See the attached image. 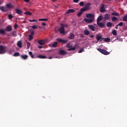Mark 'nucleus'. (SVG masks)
<instances>
[{"label": "nucleus", "instance_id": "1", "mask_svg": "<svg viewBox=\"0 0 127 127\" xmlns=\"http://www.w3.org/2000/svg\"><path fill=\"white\" fill-rule=\"evenodd\" d=\"M90 5H91V3H87L85 5L84 7L81 8L82 11H86L87 10H89L91 8L90 7Z\"/></svg>", "mask_w": 127, "mask_h": 127}, {"label": "nucleus", "instance_id": "2", "mask_svg": "<svg viewBox=\"0 0 127 127\" xmlns=\"http://www.w3.org/2000/svg\"><path fill=\"white\" fill-rule=\"evenodd\" d=\"M64 27H68V25L65 24V25H63L62 24L61 26V28H60L59 31L61 34H65V31L64 30Z\"/></svg>", "mask_w": 127, "mask_h": 127}, {"label": "nucleus", "instance_id": "3", "mask_svg": "<svg viewBox=\"0 0 127 127\" xmlns=\"http://www.w3.org/2000/svg\"><path fill=\"white\" fill-rule=\"evenodd\" d=\"M97 50L99 51L100 53H102V54H104V55H109V54H110V52L104 49H97Z\"/></svg>", "mask_w": 127, "mask_h": 127}, {"label": "nucleus", "instance_id": "4", "mask_svg": "<svg viewBox=\"0 0 127 127\" xmlns=\"http://www.w3.org/2000/svg\"><path fill=\"white\" fill-rule=\"evenodd\" d=\"M66 47L68 48L67 50L68 51H72L73 50H75L76 49V47H72V45H71L70 43H68L66 44Z\"/></svg>", "mask_w": 127, "mask_h": 127}, {"label": "nucleus", "instance_id": "5", "mask_svg": "<svg viewBox=\"0 0 127 127\" xmlns=\"http://www.w3.org/2000/svg\"><path fill=\"white\" fill-rule=\"evenodd\" d=\"M88 28L92 31H95L96 29H98V26H97L96 24H94V25H88Z\"/></svg>", "mask_w": 127, "mask_h": 127}, {"label": "nucleus", "instance_id": "6", "mask_svg": "<svg viewBox=\"0 0 127 127\" xmlns=\"http://www.w3.org/2000/svg\"><path fill=\"white\" fill-rule=\"evenodd\" d=\"M96 38L97 41H103V40H104V39L103 37H102V35H101V34H97L96 35Z\"/></svg>", "mask_w": 127, "mask_h": 127}, {"label": "nucleus", "instance_id": "7", "mask_svg": "<svg viewBox=\"0 0 127 127\" xmlns=\"http://www.w3.org/2000/svg\"><path fill=\"white\" fill-rule=\"evenodd\" d=\"M6 51L5 47L1 46H0V54H3L5 53Z\"/></svg>", "mask_w": 127, "mask_h": 127}, {"label": "nucleus", "instance_id": "8", "mask_svg": "<svg viewBox=\"0 0 127 127\" xmlns=\"http://www.w3.org/2000/svg\"><path fill=\"white\" fill-rule=\"evenodd\" d=\"M57 41H58L60 43H67V42H68V41L67 40H64L61 38L57 39Z\"/></svg>", "mask_w": 127, "mask_h": 127}, {"label": "nucleus", "instance_id": "9", "mask_svg": "<svg viewBox=\"0 0 127 127\" xmlns=\"http://www.w3.org/2000/svg\"><path fill=\"white\" fill-rule=\"evenodd\" d=\"M86 17L89 19H93V21H94V14H86Z\"/></svg>", "mask_w": 127, "mask_h": 127}, {"label": "nucleus", "instance_id": "10", "mask_svg": "<svg viewBox=\"0 0 127 127\" xmlns=\"http://www.w3.org/2000/svg\"><path fill=\"white\" fill-rule=\"evenodd\" d=\"M15 11L17 14H19V15H22V10L19 8H17L15 9Z\"/></svg>", "mask_w": 127, "mask_h": 127}, {"label": "nucleus", "instance_id": "11", "mask_svg": "<svg viewBox=\"0 0 127 127\" xmlns=\"http://www.w3.org/2000/svg\"><path fill=\"white\" fill-rule=\"evenodd\" d=\"M7 8L9 9H11L12 8H14V6L10 3L6 4Z\"/></svg>", "mask_w": 127, "mask_h": 127}, {"label": "nucleus", "instance_id": "12", "mask_svg": "<svg viewBox=\"0 0 127 127\" xmlns=\"http://www.w3.org/2000/svg\"><path fill=\"white\" fill-rule=\"evenodd\" d=\"M100 12H105L106 11V9H105V6L104 4H102L100 8Z\"/></svg>", "mask_w": 127, "mask_h": 127}, {"label": "nucleus", "instance_id": "13", "mask_svg": "<svg viewBox=\"0 0 127 127\" xmlns=\"http://www.w3.org/2000/svg\"><path fill=\"white\" fill-rule=\"evenodd\" d=\"M38 43L40 44V45H44L46 43V40H42L38 41Z\"/></svg>", "mask_w": 127, "mask_h": 127}, {"label": "nucleus", "instance_id": "14", "mask_svg": "<svg viewBox=\"0 0 127 127\" xmlns=\"http://www.w3.org/2000/svg\"><path fill=\"white\" fill-rule=\"evenodd\" d=\"M97 23L99 27H101V28H103V27H105V24L104 23L97 22Z\"/></svg>", "mask_w": 127, "mask_h": 127}, {"label": "nucleus", "instance_id": "15", "mask_svg": "<svg viewBox=\"0 0 127 127\" xmlns=\"http://www.w3.org/2000/svg\"><path fill=\"white\" fill-rule=\"evenodd\" d=\"M0 10H1L2 11H3L4 12H5L8 10L7 8H6L5 7H3V6L0 7Z\"/></svg>", "mask_w": 127, "mask_h": 127}, {"label": "nucleus", "instance_id": "16", "mask_svg": "<svg viewBox=\"0 0 127 127\" xmlns=\"http://www.w3.org/2000/svg\"><path fill=\"white\" fill-rule=\"evenodd\" d=\"M84 21L85 22H87V23H92L94 21H93V19H87V18H85L84 19Z\"/></svg>", "mask_w": 127, "mask_h": 127}, {"label": "nucleus", "instance_id": "17", "mask_svg": "<svg viewBox=\"0 0 127 127\" xmlns=\"http://www.w3.org/2000/svg\"><path fill=\"white\" fill-rule=\"evenodd\" d=\"M73 12H75V10L73 9H70L66 12L65 14H68L69 13H73Z\"/></svg>", "mask_w": 127, "mask_h": 127}, {"label": "nucleus", "instance_id": "18", "mask_svg": "<svg viewBox=\"0 0 127 127\" xmlns=\"http://www.w3.org/2000/svg\"><path fill=\"white\" fill-rule=\"evenodd\" d=\"M102 19H103V15L101 14L100 15H99L97 18V22H100V21H101V20H102Z\"/></svg>", "mask_w": 127, "mask_h": 127}, {"label": "nucleus", "instance_id": "19", "mask_svg": "<svg viewBox=\"0 0 127 127\" xmlns=\"http://www.w3.org/2000/svg\"><path fill=\"white\" fill-rule=\"evenodd\" d=\"M58 45V42H55L53 45L52 44H49V46H50V47H57V46Z\"/></svg>", "mask_w": 127, "mask_h": 127}, {"label": "nucleus", "instance_id": "20", "mask_svg": "<svg viewBox=\"0 0 127 127\" xmlns=\"http://www.w3.org/2000/svg\"><path fill=\"white\" fill-rule=\"evenodd\" d=\"M110 15L109 14H105L104 17V19L105 20H108L109 18H110Z\"/></svg>", "mask_w": 127, "mask_h": 127}, {"label": "nucleus", "instance_id": "21", "mask_svg": "<svg viewBox=\"0 0 127 127\" xmlns=\"http://www.w3.org/2000/svg\"><path fill=\"white\" fill-rule=\"evenodd\" d=\"M59 54L60 55H64V54H66V52L63 50H61L59 51Z\"/></svg>", "mask_w": 127, "mask_h": 127}, {"label": "nucleus", "instance_id": "22", "mask_svg": "<svg viewBox=\"0 0 127 127\" xmlns=\"http://www.w3.org/2000/svg\"><path fill=\"white\" fill-rule=\"evenodd\" d=\"M21 57L22 58V59H24V60H26V59H27L28 56H27V55H21Z\"/></svg>", "mask_w": 127, "mask_h": 127}, {"label": "nucleus", "instance_id": "23", "mask_svg": "<svg viewBox=\"0 0 127 127\" xmlns=\"http://www.w3.org/2000/svg\"><path fill=\"white\" fill-rule=\"evenodd\" d=\"M38 58H40V59H45L47 58L46 56L43 55H39L38 56Z\"/></svg>", "mask_w": 127, "mask_h": 127}, {"label": "nucleus", "instance_id": "24", "mask_svg": "<svg viewBox=\"0 0 127 127\" xmlns=\"http://www.w3.org/2000/svg\"><path fill=\"white\" fill-rule=\"evenodd\" d=\"M17 46L18 47H19L20 48H21V47H22V43H21V42L19 41L17 44Z\"/></svg>", "mask_w": 127, "mask_h": 127}, {"label": "nucleus", "instance_id": "25", "mask_svg": "<svg viewBox=\"0 0 127 127\" xmlns=\"http://www.w3.org/2000/svg\"><path fill=\"white\" fill-rule=\"evenodd\" d=\"M11 29H12L11 26H7V27L6 28V31H11Z\"/></svg>", "mask_w": 127, "mask_h": 127}, {"label": "nucleus", "instance_id": "26", "mask_svg": "<svg viewBox=\"0 0 127 127\" xmlns=\"http://www.w3.org/2000/svg\"><path fill=\"white\" fill-rule=\"evenodd\" d=\"M5 33V31L4 29H0V34H4Z\"/></svg>", "mask_w": 127, "mask_h": 127}, {"label": "nucleus", "instance_id": "27", "mask_svg": "<svg viewBox=\"0 0 127 127\" xmlns=\"http://www.w3.org/2000/svg\"><path fill=\"white\" fill-rule=\"evenodd\" d=\"M69 39H73L74 38V34L70 33V36L68 37Z\"/></svg>", "mask_w": 127, "mask_h": 127}, {"label": "nucleus", "instance_id": "28", "mask_svg": "<svg viewBox=\"0 0 127 127\" xmlns=\"http://www.w3.org/2000/svg\"><path fill=\"white\" fill-rule=\"evenodd\" d=\"M103 39L105 42H110V41L111 40V39H110V38H105Z\"/></svg>", "mask_w": 127, "mask_h": 127}, {"label": "nucleus", "instance_id": "29", "mask_svg": "<svg viewBox=\"0 0 127 127\" xmlns=\"http://www.w3.org/2000/svg\"><path fill=\"white\" fill-rule=\"evenodd\" d=\"M85 11H82V9H80V12L77 14V16H81V15L83 13V12Z\"/></svg>", "mask_w": 127, "mask_h": 127}, {"label": "nucleus", "instance_id": "30", "mask_svg": "<svg viewBox=\"0 0 127 127\" xmlns=\"http://www.w3.org/2000/svg\"><path fill=\"white\" fill-rule=\"evenodd\" d=\"M39 21H47L48 20V19L46 18H42V19H39Z\"/></svg>", "mask_w": 127, "mask_h": 127}, {"label": "nucleus", "instance_id": "31", "mask_svg": "<svg viewBox=\"0 0 127 127\" xmlns=\"http://www.w3.org/2000/svg\"><path fill=\"white\" fill-rule=\"evenodd\" d=\"M24 14H26V15H31V14H32V13H31V12H29V11L25 12L24 13Z\"/></svg>", "mask_w": 127, "mask_h": 127}, {"label": "nucleus", "instance_id": "32", "mask_svg": "<svg viewBox=\"0 0 127 127\" xmlns=\"http://www.w3.org/2000/svg\"><path fill=\"white\" fill-rule=\"evenodd\" d=\"M107 25L108 27H112V26H113L112 23L111 22H110L107 23Z\"/></svg>", "mask_w": 127, "mask_h": 127}, {"label": "nucleus", "instance_id": "33", "mask_svg": "<svg viewBox=\"0 0 127 127\" xmlns=\"http://www.w3.org/2000/svg\"><path fill=\"white\" fill-rule=\"evenodd\" d=\"M89 32L88 31V30H84V34L85 35H89Z\"/></svg>", "mask_w": 127, "mask_h": 127}, {"label": "nucleus", "instance_id": "34", "mask_svg": "<svg viewBox=\"0 0 127 127\" xmlns=\"http://www.w3.org/2000/svg\"><path fill=\"white\" fill-rule=\"evenodd\" d=\"M29 39L30 41H31V40L32 39H33V36H32V35H30L29 36Z\"/></svg>", "mask_w": 127, "mask_h": 127}, {"label": "nucleus", "instance_id": "35", "mask_svg": "<svg viewBox=\"0 0 127 127\" xmlns=\"http://www.w3.org/2000/svg\"><path fill=\"white\" fill-rule=\"evenodd\" d=\"M112 15H115V16H119V13H118L117 12L112 13Z\"/></svg>", "mask_w": 127, "mask_h": 127}, {"label": "nucleus", "instance_id": "36", "mask_svg": "<svg viewBox=\"0 0 127 127\" xmlns=\"http://www.w3.org/2000/svg\"><path fill=\"white\" fill-rule=\"evenodd\" d=\"M123 20L124 21H127V14L124 16L123 17Z\"/></svg>", "mask_w": 127, "mask_h": 127}, {"label": "nucleus", "instance_id": "37", "mask_svg": "<svg viewBox=\"0 0 127 127\" xmlns=\"http://www.w3.org/2000/svg\"><path fill=\"white\" fill-rule=\"evenodd\" d=\"M29 55H30V56L31 57V58H34V56L33 54H32V52H29Z\"/></svg>", "mask_w": 127, "mask_h": 127}, {"label": "nucleus", "instance_id": "38", "mask_svg": "<svg viewBox=\"0 0 127 127\" xmlns=\"http://www.w3.org/2000/svg\"><path fill=\"white\" fill-rule=\"evenodd\" d=\"M31 28H32V29H36V28H37V25H33L31 26Z\"/></svg>", "mask_w": 127, "mask_h": 127}, {"label": "nucleus", "instance_id": "39", "mask_svg": "<svg viewBox=\"0 0 127 127\" xmlns=\"http://www.w3.org/2000/svg\"><path fill=\"white\" fill-rule=\"evenodd\" d=\"M29 21H30V22H36L37 23V20H35V19H33V20H29Z\"/></svg>", "mask_w": 127, "mask_h": 127}, {"label": "nucleus", "instance_id": "40", "mask_svg": "<svg viewBox=\"0 0 127 127\" xmlns=\"http://www.w3.org/2000/svg\"><path fill=\"white\" fill-rule=\"evenodd\" d=\"M112 34H113V35H117V31L116 30H114L112 31Z\"/></svg>", "mask_w": 127, "mask_h": 127}, {"label": "nucleus", "instance_id": "41", "mask_svg": "<svg viewBox=\"0 0 127 127\" xmlns=\"http://www.w3.org/2000/svg\"><path fill=\"white\" fill-rule=\"evenodd\" d=\"M27 49H29V47H30V43L29 42H27Z\"/></svg>", "mask_w": 127, "mask_h": 127}, {"label": "nucleus", "instance_id": "42", "mask_svg": "<svg viewBox=\"0 0 127 127\" xmlns=\"http://www.w3.org/2000/svg\"><path fill=\"white\" fill-rule=\"evenodd\" d=\"M13 56H15V57L19 56V53H15L13 55Z\"/></svg>", "mask_w": 127, "mask_h": 127}, {"label": "nucleus", "instance_id": "43", "mask_svg": "<svg viewBox=\"0 0 127 127\" xmlns=\"http://www.w3.org/2000/svg\"><path fill=\"white\" fill-rule=\"evenodd\" d=\"M8 18L9 19H12V15L11 14H10L8 15Z\"/></svg>", "mask_w": 127, "mask_h": 127}, {"label": "nucleus", "instance_id": "44", "mask_svg": "<svg viewBox=\"0 0 127 127\" xmlns=\"http://www.w3.org/2000/svg\"><path fill=\"white\" fill-rule=\"evenodd\" d=\"M82 52H84V49H81L78 51V53H82Z\"/></svg>", "mask_w": 127, "mask_h": 127}, {"label": "nucleus", "instance_id": "45", "mask_svg": "<svg viewBox=\"0 0 127 127\" xmlns=\"http://www.w3.org/2000/svg\"><path fill=\"white\" fill-rule=\"evenodd\" d=\"M117 17H113L112 18V21H116V20H117Z\"/></svg>", "mask_w": 127, "mask_h": 127}, {"label": "nucleus", "instance_id": "46", "mask_svg": "<svg viewBox=\"0 0 127 127\" xmlns=\"http://www.w3.org/2000/svg\"><path fill=\"white\" fill-rule=\"evenodd\" d=\"M123 24H124V23L120 22L119 24H118V26H123Z\"/></svg>", "mask_w": 127, "mask_h": 127}, {"label": "nucleus", "instance_id": "47", "mask_svg": "<svg viewBox=\"0 0 127 127\" xmlns=\"http://www.w3.org/2000/svg\"><path fill=\"white\" fill-rule=\"evenodd\" d=\"M79 5H80V6H82V5H84V2H83V1L80 2L79 3Z\"/></svg>", "mask_w": 127, "mask_h": 127}, {"label": "nucleus", "instance_id": "48", "mask_svg": "<svg viewBox=\"0 0 127 127\" xmlns=\"http://www.w3.org/2000/svg\"><path fill=\"white\" fill-rule=\"evenodd\" d=\"M80 0H73V2H78V1H79Z\"/></svg>", "mask_w": 127, "mask_h": 127}, {"label": "nucleus", "instance_id": "49", "mask_svg": "<svg viewBox=\"0 0 127 127\" xmlns=\"http://www.w3.org/2000/svg\"><path fill=\"white\" fill-rule=\"evenodd\" d=\"M14 28H15V29H16V28H17V25L15 24Z\"/></svg>", "mask_w": 127, "mask_h": 127}, {"label": "nucleus", "instance_id": "50", "mask_svg": "<svg viewBox=\"0 0 127 127\" xmlns=\"http://www.w3.org/2000/svg\"><path fill=\"white\" fill-rule=\"evenodd\" d=\"M42 25H43L44 26H45V25H46V24L45 23H42Z\"/></svg>", "mask_w": 127, "mask_h": 127}, {"label": "nucleus", "instance_id": "51", "mask_svg": "<svg viewBox=\"0 0 127 127\" xmlns=\"http://www.w3.org/2000/svg\"><path fill=\"white\" fill-rule=\"evenodd\" d=\"M29 0H24V1H25L26 2H29Z\"/></svg>", "mask_w": 127, "mask_h": 127}, {"label": "nucleus", "instance_id": "52", "mask_svg": "<svg viewBox=\"0 0 127 127\" xmlns=\"http://www.w3.org/2000/svg\"><path fill=\"white\" fill-rule=\"evenodd\" d=\"M31 35H33V34H34V32L32 31V32H31Z\"/></svg>", "mask_w": 127, "mask_h": 127}, {"label": "nucleus", "instance_id": "53", "mask_svg": "<svg viewBox=\"0 0 127 127\" xmlns=\"http://www.w3.org/2000/svg\"><path fill=\"white\" fill-rule=\"evenodd\" d=\"M118 26H119V25H116V27H115V28H116V29H118Z\"/></svg>", "mask_w": 127, "mask_h": 127}, {"label": "nucleus", "instance_id": "54", "mask_svg": "<svg viewBox=\"0 0 127 127\" xmlns=\"http://www.w3.org/2000/svg\"><path fill=\"white\" fill-rule=\"evenodd\" d=\"M95 37V36H94V35H91L90 36V37L91 38H93V37Z\"/></svg>", "mask_w": 127, "mask_h": 127}, {"label": "nucleus", "instance_id": "55", "mask_svg": "<svg viewBox=\"0 0 127 127\" xmlns=\"http://www.w3.org/2000/svg\"><path fill=\"white\" fill-rule=\"evenodd\" d=\"M38 48H40V49L43 48V47L40 46L38 47Z\"/></svg>", "mask_w": 127, "mask_h": 127}, {"label": "nucleus", "instance_id": "56", "mask_svg": "<svg viewBox=\"0 0 127 127\" xmlns=\"http://www.w3.org/2000/svg\"><path fill=\"white\" fill-rule=\"evenodd\" d=\"M53 58H60V57L59 56H58V57H53Z\"/></svg>", "mask_w": 127, "mask_h": 127}, {"label": "nucleus", "instance_id": "57", "mask_svg": "<svg viewBox=\"0 0 127 127\" xmlns=\"http://www.w3.org/2000/svg\"><path fill=\"white\" fill-rule=\"evenodd\" d=\"M53 58V57H50L48 58V59H52Z\"/></svg>", "mask_w": 127, "mask_h": 127}, {"label": "nucleus", "instance_id": "58", "mask_svg": "<svg viewBox=\"0 0 127 127\" xmlns=\"http://www.w3.org/2000/svg\"><path fill=\"white\" fill-rule=\"evenodd\" d=\"M53 0V1H57V0Z\"/></svg>", "mask_w": 127, "mask_h": 127}, {"label": "nucleus", "instance_id": "59", "mask_svg": "<svg viewBox=\"0 0 127 127\" xmlns=\"http://www.w3.org/2000/svg\"><path fill=\"white\" fill-rule=\"evenodd\" d=\"M2 2L0 1V4H1Z\"/></svg>", "mask_w": 127, "mask_h": 127}, {"label": "nucleus", "instance_id": "60", "mask_svg": "<svg viewBox=\"0 0 127 127\" xmlns=\"http://www.w3.org/2000/svg\"><path fill=\"white\" fill-rule=\"evenodd\" d=\"M16 35H13V36H16Z\"/></svg>", "mask_w": 127, "mask_h": 127}]
</instances>
